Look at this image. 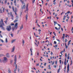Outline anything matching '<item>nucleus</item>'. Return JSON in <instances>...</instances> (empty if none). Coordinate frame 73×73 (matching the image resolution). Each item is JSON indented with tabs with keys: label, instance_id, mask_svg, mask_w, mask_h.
Segmentation results:
<instances>
[{
	"label": "nucleus",
	"instance_id": "1",
	"mask_svg": "<svg viewBox=\"0 0 73 73\" xmlns=\"http://www.w3.org/2000/svg\"><path fill=\"white\" fill-rule=\"evenodd\" d=\"M1 21H0V27L3 30H5V28L3 27V26H4L5 25L3 22V20L2 19H1Z\"/></svg>",
	"mask_w": 73,
	"mask_h": 73
},
{
	"label": "nucleus",
	"instance_id": "2",
	"mask_svg": "<svg viewBox=\"0 0 73 73\" xmlns=\"http://www.w3.org/2000/svg\"><path fill=\"white\" fill-rule=\"evenodd\" d=\"M17 23H16L15 24V28L14 27H12V31H15V29H16L18 27V26H17Z\"/></svg>",
	"mask_w": 73,
	"mask_h": 73
},
{
	"label": "nucleus",
	"instance_id": "3",
	"mask_svg": "<svg viewBox=\"0 0 73 73\" xmlns=\"http://www.w3.org/2000/svg\"><path fill=\"white\" fill-rule=\"evenodd\" d=\"M20 1L21 2V3L23 4V7H22V9H24L25 7V3H24V1L22 0H20Z\"/></svg>",
	"mask_w": 73,
	"mask_h": 73
},
{
	"label": "nucleus",
	"instance_id": "4",
	"mask_svg": "<svg viewBox=\"0 0 73 73\" xmlns=\"http://www.w3.org/2000/svg\"><path fill=\"white\" fill-rule=\"evenodd\" d=\"M6 29L7 30V31H11V26H7Z\"/></svg>",
	"mask_w": 73,
	"mask_h": 73
},
{
	"label": "nucleus",
	"instance_id": "5",
	"mask_svg": "<svg viewBox=\"0 0 73 73\" xmlns=\"http://www.w3.org/2000/svg\"><path fill=\"white\" fill-rule=\"evenodd\" d=\"M8 61V60H7V58L6 57H4V60H2V62H7Z\"/></svg>",
	"mask_w": 73,
	"mask_h": 73
},
{
	"label": "nucleus",
	"instance_id": "6",
	"mask_svg": "<svg viewBox=\"0 0 73 73\" xmlns=\"http://www.w3.org/2000/svg\"><path fill=\"white\" fill-rule=\"evenodd\" d=\"M14 58H15L14 60L15 61L14 63L15 65H16V61H17V57H16V55L15 56Z\"/></svg>",
	"mask_w": 73,
	"mask_h": 73
},
{
	"label": "nucleus",
	"instance_id": "7",
	"mask_svg": "<svg viewBox=\"0 0 73 73\" xmlns=\"http://www.w3.org/2000/svg\"><path fill=\"white\" fill-rule=\"evenodd\" d=\"M15 46H13V47L12 48L11 50V52H14V51H15Z\"/></svg>",
	"mask_w": 73,
	"mask_h": 73
},
{
	"label": "nucleus",
	"instance_id": "8",
	"mask_svg": "<svg viewBox=\"0 0 73 73\" xmlns=\"http://www.w3.org/2000/svg\"><path fill=\"white\" fill-rule=\"evenodd\" d=\"M15 11H14V12L15 13L16 15H17V13L16 12H17V8H16V7H15Z\"/></svg>",
	"mask_w": 73,
	"mask_h": 73
},
{
	"label": "nucleus",
	"instance_id": "9",
	"mask_svg": "<svg viewBox=\"0 0 73 73\" xmlns=\"http://www.w3.org/2000/svg\"><path fill=\"white\" fill-rule=\"evenodd\" d=\"M26 10L25 11V12L26 13L27 12V13H28V4H27V5L26 6Z\"/></svg>",
	"mask_w": 73,
	"mask_h": 73
},
{
	"label": "nucleus",
	"instance_id": "10",
	"mask_svg": "<svg viewBox=\"0 0 73 73\" xmlns=\"http://www.w3.org/2000/svg\"><path fill=\"white\" fill-rule=\"evenodd\" d=\"M6 56L7 57H8V58L10 57V56H9V53H7V54Z\"/></svg>",
	"mask_w": 73,
	"mask_h": 73
},
{
	"label": "nucleus",
	"instance_id": "11",
	"mask_svg": "<svg viewBox=\"0 0 73 73\" xmlns=\"http://www.w3.org/2000/svg\"><path fill=\"white\" fill-rule=\"evenodd\" d=\"M16 40V39H13L12 41H11V43H13V42H15V41Z\"/></svg>",
	"mask_w": 73,
	"mask_h": 73
},
{
	"label": "nucleus",
	"instance_id": "12",
	"mask_svg": "<svg viewBox=\"0 0 73 73\" xmlns=\"http://www.w3.org/2000/svg\"><path fill=\"white\" fill-rule=\"evenodd\" d=\"M23 25H21V27L20 28V30H21L22 29H23Z\"/></svg>",
	"mask_w": 73,
	"mask_h": 73
},
{
	"label": "nucleus",
	"instance_id": "13",
	"mask_svg": "<svg viewBox=\"0 0 73 73\" xmlns=\"http://www.w3.org/2000/svg\"><path fill=\"white\" fill-rule=\"evenodd\" d=\"M60 69H61V68L60 67L59 68V69H58L57 70L58 73H59L60 72Z\"/></svg>",
	"mask_w": 73,
	"mask_h": 73
},
{
	"label": "nucleus",
	"instance_id": "14",
	"mask_svg": "<svg viewBox=\"0 0 73 73\" xmlns=\"http://www.w3.org/2000/svg\"><path fill=\"white\" fill-rule=\"evenodd\" d=\"M8 71L9 72V73H12V72H11V70H10V69H9Z\"/></svg>",
	"mask_w": 73,
	"mask_h": 73
},
{
	"label": "nucleus",
	"instance_id": "15",
	"mask_svg": "<svg viewBox=\"0 0 73 73\" xmlns=\"http://www.w3.org/2000/svg\"><path fill=\"white\" fill-rule=\"evenodd\" d=\"M71 42V40H70L69 41H68V45H70V42Z\"/></svg>",
	"mask_w": 73,
	"mask_h": 73
},
{
	"label": "nucleus",
	"instance_id": "16",
	"mask_svg": "<svg viewBox=\"0 0 73 73\" xmlns=\"http://www.w3.org/2000/svg\"><path fill=\"white\" fill-rule=\"evenodd\" d=\"M26 21H27V19H28V15H26Z\"/></svg>",
	"mask_w": 73,
	"mask_h": 73
},
{
	"label": "nucleus",
	"instance_id": "17",
	"mask_svg": "<svg viewBox=\"0 0 73 73\" xmlns=\"http://www.w3.org/2000/svg\"><path fill=\"white\" fill-rule=\"evenodd\" d=\"M18 21V20H17V19H16V20H15L14 21V23H16V21Z\"/></svg>",
	"mask_w": 73,
	"mask_h": 73
},
{
	"label": "nucleus",
	"instance_id": "18",
	"mask_svg": "<svg viewBox=\"0 0 73 73\" xmlns=\"http://www.w3.org/2000/svg\"><path fill=\"white\" fill-rule=\"evenodd\" d=\"M54 25H56V24H57V22L56 23L55 21H54Z\"/></svg>",
	"mask_w": 73,
	"mask_h": 73
},
{
	"label": "nucleus",
	"instance_id": "19",
	"mask_svg": "<svg viewBox=\"0 0 73 73\" xmlns=\"http://www.w3.org/2000/svg\"><path fill=\"white\" fill-rule=\"evenodd\" d=\"M65 45L66 46V49H67L68 48V46H66V43H65Z\"/></svg>",
	"mask_w": 73,
	"mask_h": 73
},
{
	"label": "nucleus",
	"instance_id": "20",
	"mask_svg": "<svg viewBox=\"0 0 73 73\" xmlns=\"http://www.w3.org/2000/svg\"><path fill=\"white\" fill-rule=\"evenodd\" d=\"M12 8L13 11H15V10L14 9V7L13 6L12 7Z\"/></svg>",
	"mask_w": 73,
	"mask_h": 73
},
{
	"label": "nucleus",
	"instance_id": "21",
	"mask_svg": "<svg viewBox=\"0 0 73 73\" xmlns=\"http://www.w3.org/2000/svg\"><path fill=\"white\" fill-rule=\"evenodd\" d=\"M66 57H67V54L66 53H65V57L66 58Z\"/></svg>",
	"mask_w": 73,
	"mask_h": 73
},
{
	"label": "nucleus",
	"instance_id": "22",
	"mask_svg": "<svg viewBox=\"0 0 73 73\" xmlns=\"http://www.w3.org/2000/svg\"><path fill=\"white\" fill-rule=\"evenodd\" d=\"M0 13H3V12H2V9H0Z\"/></svg>",
	"mask_w": 73,
	"mask_h": 73
},
{
	"label": "nucleus",
	"instance_id": "23",
	"mask_svg": "<svg viewBox=\"0 0 73 73\" xmlns=\"http://www.w3.org/2000/svg\"><path fill=\"white\" fill-rule=\"evenodd\" d=\"M10 15L12 17H13V16L12 15V13H11V14H10Z\"/></svg>",
	"mask_w": 73,
	"mask_h": 73
},
{
	"label": "nucleus",
	"instance_id": "24",
	"mask_svg": "<svg viewBox=\"0 0 73 73\" xmlns=\"http://www.w3.org/2000/svg\"><path fill=\"white\" fill-rule=\"evenodd\" d=\"M35 0H33V1H32L33 3H33H35Z\"/></svg>",
	"mask_w": 73,
	"mask_h": 73
},
{
	"label": "nucleus",
	"instance_id": "25",
	"mask_svg": "<svg viewBox=\"0 0 73 73\" xmlns=\"http://www.w3.org/2000/svg\"><path fill=\"white\" fill-rule=\"evenodd\" d=\"M25 42L24 41V40L23 39V45H24V44L25 43Z\"/></svg>",
	"mask_w": 73,
	"mask_h": 73
},
{
	"label": "nucleus",
	"instance_id": "26",
	"mask_svg": "<svg viewBox=\"0 0 73 73\" xmlns=\"http://www.w3.org/2000/svg\"><path fill=\"white\" fill-rule=\"evenodd\" d=\"M15 69H17V64H16L15 65Z\"/></svg>",
	"mask_w": 73,
	"mask_h": 73
},
{
	"label": "nucleus",
	"instance_id": "27",
	"mask_svg": "<svg viewBox=\"0 0 73 73\" xmlns=\"http://www.w3.org/2000/svg\"><path fill=\"white\" fill-rule=\"evenodd\" d=\"M5 10V8H4L3 10V12H4V10Z\"/></svg>",
	"mask_w": 73,
	"mask_h": 73
},
{
	"label": "nucleus",
	"instance_id": "28",
	"mask_svg": "<svg viewBox=\"0 0 73 73\" xmlns=\"http://www.w3.org/2000/svg\"><path fill=\"white\" fill-rule=\"evenodd\" d=\"M6 40V42H8V40H7V38H6L5 39Z\"/></svg>",
	"mask_w": 73,
	"mask_h": 73
},
{
	"label": "nucleus",
	"instance_id": "29",
	"mask_svg": "<svg viewBox=\"0 0 73 73\" xmlns=\"http://www.w3.org/2000/svg\"><path fill=\"white\" fill-rule=\"evenodd\" d=\"M35 45H36L37 46H38V45H37V43H36V42H35Z\"/></svg>",
	"mask_w": 73,
	"mask_h": 73
},
{
	"label": "nucleus",
	"instance_id": "30",
	"mask_svg": "<svg viewBox=\"0 0 73 73\" xmlns=\"http://www.w3.org/2000/svg\"><path fill=\"white\" fill-rule=\"evenodd\" d=\"M6 21H7L8 20V17H7L6 18Z\"/></svg>",
	"mask_w": 73,
	"mask_h": 73
},
{
	"label": "nucleus",
	"instance_id": "31",
	"mask_svg": "<svg viewBox=\"0 0 73 73\" xmlns=\"http://www.w3.org/2000/svg\"><path fill=\"white\" fill-rule=\"evenodd\" d=\"M66 61H65L64 62V64L65 65H66Z\"/></svg>",
	"mask_w": 73,
	"mask_h": 73
},
{
	"label": "nucleus",
	"instance_id": "32",
	"mask_svg": "<svg viewBox=\"0 0 73 73\" xmlns=\"http://www.w3.org/2000/svg\"><path fill=\"white\" fill-rule=\"evenodd\" d=\"M57 61L56 60L55 61V64L56 65H57Z\"/></svg>",
	"mask_w": 73,
	"mask_h": 73
},
{
	"label": "nucleus",
	"instance_id": "33",
	"mask_svg": "<svg viewBox=\"0 0 73 73\" xmlns=\"http://www.w3.org/2000/svg\"><path fill=\"white\" fill-rule=\"evenodd\" d=\"M50 65H49L48 66V67H49V69H51V68H50Z\"/></svg>",
	"mask_w": 73,
	"mask_h": 73
},
{
	"label": "nucleus",
	"instance_id": "34",
	"mask_svg": "<svg viewBox=\"0 0 73 73\" xmlns=\"http://www.w3.org/2000/svg\"><path fill=\"white\" fill-rule=\"evenodd\" d=\"M54 44H57V42H56V41H54Z\"/></svg>",
	"mask_w": 73,
	"mask_h": 73
},
{
	"label": "nucleus",
	"instance_id": "35",
	"mask_svg": "<svg viewBox=\"0 0 73 73\" xmlns=\"http://www.w3.org/2000/svg\"><path fill=\"white\" fill-rule=\"evenodd\" d=\"M1 42H4V40H2V39H1Z\"/></svg>",
	"mask_w": 73,
	"mask_h": 73
},
{
	"label": "nucleus",
	"instance_id": "36",
	"mask_svg": "<svg viewBox=\"0 0 73 73\" xmlns=\"http://www.w3.org/2000/svg\"><path fill=\"white\" fill-rule=\"evenodd\" d=\"M69 55H68V57H67V59H68V60H69Z\"/></svg>",
	"mask_w": 73,
	"mask_h": 73
},
{
	"label": "nucleus",
	"instance_id": "37",
	"mask_svg": "<svg viewBox=\"0 0 73 73\" xmlns=\"http://www.w3.org/2000/svg\"><path fill=\"white\" fill-rule=\"evenodd\" d=\"M67 68H69V63L68 65Z\"/></svg>",
	"mask_w": 73,
	"mask_h": 73
},
{
	"label": "nucleus",
	"instance_id": "38",
	"mask_svg": "<svg viewBox=\"0 0 73 73\" xmlns=\"http://www.w3.org/2000/svg\"><path fill=\"white\" fill-rule=\"evenodd\" d=\"M55 29H56V30H58V28H57V27H55Z\"/></svg>",
	"mask_w": 73,
	"mask_h": 73
},
{
	"label": "nucleus",
	"instance_id": "39",
	"mask_svg": "<svg viewBox=\"0 0 73 73\" xmlns=\"http://www.w3.org/2000/svg\"><path fill=\"white\" fill-rule=\"evenodd\" d=\"M19 18V17L18 16H17L16 17V19H17Z\"/></svg>",
	"mask_w": 73,
	"mask_h": 73
},
{
	"label": "nucleus",
	"instance_id": "40",
	"mask_svg": "<svg viewBox=\"0 0 73 73\" xmlns=\"http://www.w3.org/2000/svg\"><path fill=\"white\" fill-rule=\"evenodd\" d=\"M11 37H13V34H12V33L11 34Z\"/></svg>",
	"mask_w": 73,
	"mask_h": 73
},
{
	"label": "nucleus",
	"instance_id": "41",
	"mask_svg": "<svg viewBox=\"0 0 73 73\" xmlns=\"http://www.w3.org/2000/svg\"><path fill=\"white\" fill-rule=\"evenodd\" d=\"M7 21H5V24H7Z\"/></svg>",
	"mask_w": 73,
	"mask_h": 73
},
{
	"label": "nucleus",
	"instance_id": "42",
	"mask_svg": "<svg viewBox=\"0 0 73 73\" xmlns=\"http://www.w3.org/2000/svg\"><path fill=\"white\" fill-rule=\"evenodd\" d=\"M59 62H60V63L61 64V60H59Z\"/></svg>",
	"mask_w": 73,
	"mask_h": 73
},
{
	"label": "nucleus",
	"instance_id": "43",
	"mask_svg": "<svg viewBox=\"0 0 73 73\" xmlns=\"http://www.w3.org/2000/svg\"><path fill=\"white\" fill-rule=\"evenodd\" d=\"M67 71H69V68H67Z\"/></svg>",
	"mask_w": 73,
	"mask_h": 73
},
{
	"label": "nucleus",
	"instance_id": "44",
	"mask_svg": "<svg viewBox=\"0 0 73 73\" xmlns=\"http://www.w3.org/2000/svg\"><path fill=\"white\" fill-rule=\"evenodd\" d=\"M7 3V0H5V4L6 3Z\"/></svg>",
	"mask_w": 73,
	"mask_h": 73
},
{
	"label": "nucleus",
	"instance_id": "45",
	"mask_svg": "<svg viewBox=\"0 0 73 73\" xmlns=\"http://www.w3.org/2000/svg\"><path fill=\"white\" fill-rule=\"evenodd\" d=\"M0 36H1V37L3 38V36H2V35H1V34H0Z\"/></svg>",
	"mask_w": 73,
	"mask_h": 73
},
{
	"label": "nucleus",
	"instance_id": "46",
	"mask_svg": "<svg viewBox=\"0 0 73 73\" xmlns=\"http://www.w3.org/2000/svg\"><path fill=\"white\" fill-rule=\"evenodd\" d=\"M13 62L12 60H11L10 62L11 64H12V63Z\"/></svg>",
	"mask_w": 73,
	"mask_h": 73
},
{
	"label": "nucleus",
	"instance_id": "47",
	"mask_svg": "<svg viewBox=\"0 0 73 73\" xmlns=\"http://www.w3.org/2000/svg\"><path fill=\"white\" fill-rule=\"evenodd\" d=\"M38 32H41V30L40 29H39L38 30Z\"/></svg>",
	"mask_w": 73,
	"mask_h": 73
},
{
	"label": "nucleus",
	"instance_id": "48",
	"mask_svg": "<svg viewBox=\"0 0 73 73\" xmlns=\"http://www.w3.org/2000/svg\"><path fill=\"white\" fill-rule=\"evenodd\" d=\"M58 26H59L60 27H61V25L59 24H58Z\"/></svg>",
	"mask_w": 73,
	"mask_h": 73
},
{
	"label": "nucleus",
	"instance_id": "49",
	"mask_svg": "<svg viewBox=\"0 0 73 73\" xmlns=\"http://www.w3.org/2000/svg\"><path fill=\"white\" fill-rule=\"evenodd\" d=\"M19 58H21V56L20 55H19Z\"/></svg>",
	"mask_w": 73,
	"mask_h": 73
},
{
	"label": "nucleus",
	"instance_id": "50",
	"mask_svg": "<svg viewBox=\"0 0 73 73\" xmlns=\"http://www.w3.org/2000/svg\"><path fill=\"white\" fill-rule=\"evenodd\" d=\"M54 64V62H52V65H53Z\"/></svg>",
	"mask_w": 73,
	"mask_h": 73
},
{
	"label": "nucleus",
	"instance_id": "51",
	"mask_svg": "<svg viewBox=\"0 0 73 73\" xmlns=\"http://www.w3.org/2000/svg\"><path fill=\"white\" fill-rule=\"evenodd\" d=\"M6 12H7V13H8V9H7L6 10Z\"/></svg>",
	"mask_w": 73,
	"mask_h": 73
},
{
	"label": "nucleus",
	"instance_id": "52",
	"mask_svg": "<svg viewBox=\"0 0 73 73\" xmlns=\"http://www.w3.org/2000/svg\"><path fill=\"white\" fill-rule=\"evenodd\" d=\"M53 4L54 5H56V2H54Z\"/></svg>",
	"mask_w": 73,
	"mask_h": 73
},
{
	"label": "nucleus",
	"instance_id": "53",
	"mask_svg": "<svg viewBox=\"0 0 73 73\" xmlns=\"http://www.w3.org/2000/svg\"><path fill=\"white\" fill-rule=\"evenodd\" d=\"M0 62L1 63L2 62V61H1V59H0Z\"/></svg>",
	"mask_w": 73,
	"mask_h": 73
},
{
	"label": "nucleus",
	"instance_id": "54",
	"mask_svg": "<svg viewBox=\"0 0 73 73\" xmlns=\"http://www.w3.org/2000/svg\"><path fill=\"white\" fill-rule=\"evenodd\" d=\"M19 32H20V30H18L17 31L18 33H17V34H18V33H19Z\"/></svg>",
	"mask_w": 73,
	"mask_h": 73
},
{
	"label": "nucleus",
	"instance_id": "55",
	"mask_svg": "<svg viewBox=\"0 0 73 73\" xmlns=\"http://www.w3.org/2000/svg\"><path fill=\"white\" fill-rule=\"evenodd\" d=\"M60 28H61V27H59L58 28V29L59 30L60 29Z\"/></svg>",
	"mask_w": 73,
	"mask_h": 73
},
{
	"label": "nucleus",
	"instance_id": "56",
	"mask_svg": "<svg viewBox=\"0 0 73 73\" xmlns=\"http://www.w3.org/2000/svg\"><path fill=\"white\" fill-rule=\"evenodd\" d=\"M70 11H68V12L67 13V14H68V13H70Z\"/></svg>",
	"mask_w": 73,
	"mask_h": 73
},
{
	"label": "nucleus",
	"instance_id": "57",
	"mask_svg": "<svg viewBox=\"0 0 73 73\" xmlns=\"http://www.w3.org/2000/svg\"><path fill=\"white\" fill-rule=\"evenodd\" d=\"M54 66L55 68H56V65H54Z\"/></svg>",
	"mask_w": 73,
	"mask_h": 73
},
{
	"label": "nucleus",
	"instance_id": "58",
	"mask_svg": "<svg viewBox=\"0 0 73 73\" xmlns=\"http://www.w3.org/2000/svg\"><path fill=\"white\" fill-rule=\"evenodd\" d=\"M65 42H67V39H65Z\"/></svg>",
	"mask_w": 73,
	"mask_h": 73
},
{
	"label": "nucleus",
	"instance_id": "59",
	"mask_svg": "<svg viewBox=\"0 0 73 73\" xmlns=\"http://www.w3.org/2000/svg\"><path fill=\"white\" fill-rule=\"evenodd\" d=\"M11 25H14V24L12 23L11 24Z\"/></svg>",
	"mask_w": 73,
	"mask_h": 73
},
{
	"label": "nucleus",
	"instance_id": "60",
	"mask_svg": "<svg viewBox=\"0 0 73 73\" xmlns=\"http://www.w3.org/2000/svg\"><path fill=\"white\" fill-rule=\"evenodd\" d=\"M72 31H73V27H72V29H71Z\"/></svg>",
	"mask_w": 73,
	"mask_h": 73
},
{
	"label": "nucleus",
	"instance_id": "61",
	"mask_svg": "<svg viewBox=\"0 0 73 73\" xmlns=\"http://www.w3.org/2000/svg\"><path fill=\"white\" fill-rule=\"evenodd\" d=\"M16 1H14V3H15V4H16Z\"/></svg>",
	"mask_w": 73,
	"mask_h": 73
},
{
	"label": "nucleus",
	"instance_id": "62",
	"mask_svg": "<svg viewBox=\"0 0 73 73\" xmlns=\"http://www.w3.org/2000/svg\"><path fill=\"white\" fill-rule=\"evenodd\" d=\"M64 18H66V16L65 15L64 16Z\"/></svg>",
	"mask_w": 73,
	"mask_h": 73
},
{
	"label": "nucleus",
	"instance_id": "63",
	"mask_svg": "<svg viewBox=\"0 0 73 73\" xmlns=\"http://www.w3.org/2000/svg\"><path fill=\"white\" fill-rule=\"evenodd\" d=\"M9 8H11V6H9Z\"/></svg>",
	"mask_w": 73,
	"mask_h": 73
},
{
	"label": "nucleus",
	"instance_id": "64",
	"mask_svg": "<svg viewBox=\"0 0 73 73\" xmlns=\"http://www.w3.org/2000/svg\"><path fill=\"white\" fill-rule=\"evenodd\" d=\"M71 2L73 4V0H72L71 1Z\"/></svg>",
	"mask_w": 73,
	"mask_h": 73
}]
</instances>
